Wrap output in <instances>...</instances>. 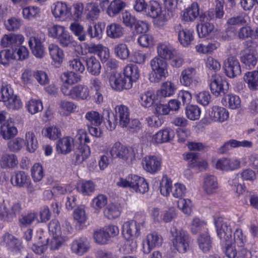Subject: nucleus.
I'll return each mask as SVG.
<instances>
[{
	"instance_id": "obj_63",
	"label": "nucleus",
	"mask_w": 258,
	"mask_h": 258,
	"mask_svg": "<svg viewBox=\"0 0 258 258\" xmlns=\"http://www.w3.org/2000/svg\"><path fill=\"white\" fill-rule=\"evenodd\" d=\"M13 94V90L10 85H3L0 91V101L6 102Z\"/></svg>"
},
{
	"instance_id": "obj_14",
	"label": "nucleus",
	"mask_w": 258,
	"mask_h": 258,
	"mask_svg": "<svg viewBox=\"0 0 258 258\" xmlns=\"http://www.w3.org/2000/svg\"><path fill=\"white\" fill-rule=\"evenodd\" d=\"M1 243L12 250L13 253L21 255L23 247L20 241L12 234L7 233L2 237Z\"/></svg>"
},
{
	"instance_id": "obj_12",
	"label": "nucleus",
	"mask_w": 258,
	"mask_h": 258,
	"mask_svg": "<svg viewBox=\"0 0 258 258\" xmlns=\"http://www.w3.org/2000/svg\"><path fill=\"white\" fill-rule=\"evenodd\" d=\"M24 41L22 34L10 33L4 35L1 39V44L4 47H10L13 50L20 46Z\"/></svg>"
},
{
	"instance_id": "obj_1",
	"label": "nucleus",
	"mask_w": 258,
	"mask_h": 258,
	"mask_svg": "<svg viewBox=\"0 0 258 258\" xmlns=\"http://www.w3.org/2000/svg\"><path fill=\"white\" fill-rule=\"evenodd\" d=\"M115 109V116L107 109L104 110L103 113L107 120L108 127L111 131L115 129L117 123L121 127H126L130 121V112L127 106L121 105L117 106Z\"/></svg>"
},
{
	"instance_id": "obj_34",
	"label": "nucleus",
	"mask_w": 258,
	"mask_h": 258,
	"mask_svg": "<svg viewBox=\"0 0 258 258\" xmlns=\"http://www.w3.org/2000/svg\"><path fill=\"white\" fill-rule=\"evenodd\" d=\"M17 128L13 123L5 122L1 126L0 135L5 140H10L17 134Z\"/></svg>"
},
{
	"instance_id": "obj_22",
	"label": "nucleus",
	"mask_w": 258,
	"mask_h": 258,
	"mask_svg": "<svg viewBox=\"0 0 258 258\" xmlns=\"http://www.w3.org/2000/svg\"><path fill=\"white\" fill-rule=\"evenodd\" d=\"M89 247V242L88 239L85 237H81L74 240L71 244L72 251L79 255H82L86 253Z\"/></svg>"
},
{
	"instance_id": "obj_49",
	"label": "nucleus",
	"mask_w": 258,
	"mask_h": 258,
	"mask_svg": "<svg viewBox=\"0 0 258 258\" xmlns=\"http://www.w3.org/2000/svg\"><path fill=\"white\" fill-rule=\"evenodd\" d=\"M70 29L78 37V39L83 41L86 40V33L84 30L83 26L78 22H74L70 24Z\"/></svg>"
},
{
	"instance_id": "obj_13",
	"label": "nucleus",
	"mask_w": 258,
	"mask_h": 258,
	"mask_svg": "<svg viewBox=\"0 0 258 258\" xmlns=\"http://www.w3.org/2000/svg\"><path fill=\"white\" fill-rule=\"evenodd\" d=\"M197 75V71L196 68L191 67H186L181 72L180 82L183 86L190 87L193 84L198 82Z\"/></svg>"
},
{
	"instance_id": "obj_58",
	"label": "nucleus",
	"mask_w": 258,
	"mask_h": 258,
	"mask_svg": "<svg viewBox=\"0 0 258 258\" xmlns=\"http://www.w3.org/2000/svg\"><path fill=\"white\" fill-rule=\"evenodd\" d=\"M38 237L39 241L33 243L31 248L35 253L37 254H41L46 249V244L48 243V239L44 238L43 240H41V239L43 238L42 236L40 235Z\"/></svg>"
},
{
	"instance_id": "obj_21",
	"label": "nucleus",
	"mask_w": 258,
	"mask_h": 258,
	"mask_svg": "<svg viewBox=\"0 0 258 258\" xmlns=\"http://www.w3.org/2000/svg\"><path fill=\"white\" fill-rule=\"evenodd\" d=\"M209 115L212 121L222 122L228 118L229 113L224 107L215 106L209 111Z\"/></svg>"
},
{
	"instance_id": "obj_8",
	"label": "nucleus",
	"mask_w": 258,
	"mask_h": 258,
	"mask_svg": "<svg viewBox=\"0 0 258 258\" xmlns=\"http://www.w3.org/2000/svg\"><path fill=\"white\" fill-rule=\"evenodd\" d=\"M210 87L212 93L215 96H218L221 93L225 94L228 88V83L219 74H215L210 79Z\"/></svg>"
},
{
	"instance_id": "obj_43",
	"label": "nucleus",
	"mask_w": 258,
	"mask_h": 258,
	"mask_svg": "<svg viewBox=\"0 0 258 258\" xmlns=\"http://www.w3.org/2000/svg\"><path fill=\"white\" fill-rule=\"evenodd\" d=\"M103 33V28L102 23H93V26L88 25L86 33L90 36L91 38H95L99 39L102 37Z\"/></svg>"
},
{
	"instance_id": "obj_37",
	"label": "nucleus",
	"mask_w": 258,
	"mask_h": 258,
	"mask_svg": "<svg viewBox=\"0 0 258 258\" xmlns=\"http://www.w3.org/2000/svg\"><path fill=\"white\" fill-rule=\"evenodd\" d=\"M200 16L199 7L197 3H192L190 7L183 12L182 19L185 21H192L198 16Z\"/></svg>"
},
{
	"instance_id": "obj_19",
	"label": "nucleus",
	"mask_w": 258,
	"mask_h": 258,
	"mask_svg": "<svg viewBox=\"0 0 258 258\" xmlns=\"http://www.w3.org/2000/svg\"><path fill=\"white\" fill-rule=\"evenodd\" d=\"M29 46L32 53L37 58H42L45 54V48L42 44L41 38L37 36L31 37L28 41Z\"/></svg>"
},
{
	"instance_id": "obj_29",
	"label": "nucleus",
	"mask_w": 258,
	"mask_h": 258,
	"mask_svg": "<svg viewBox=\"0 0 258 258\" xmlns=\"http://www.w3.org/2000/svg\"><path fill=\"white\" fill-rule=\"evenodd\" d=\"M157 53L160 58L164 59H170L175 55V49L169 44L159 43L157 47Z\"/></svg>"
},
{
	"instance_id": "obj_39",
	"label": "nucleus",
	"mask_w": 258,
	"mask_h": 258,
	"mask_svg": "<svg viewBox=\"0 0 258 258\" xmlns=\"http://www.w3.org/2000/svg\"><path fill=\"white\" fill-rule=\"evenodd\" d=\"M200 248L204 252L209 251L212 247L211 237L208 232L201 234L197 239Z\"/></svg>"
},
{
	"instance_id": "obj_52",
	"label": "nucleus",
	"mask_w": 258,
	"mask_h": 258,
	"mask_svg": "<svg viewBox=\"0 0 258 258\" xmlns=\"http://www.w3.org/2000/svg\"><path fill=\"white\" fill-rule=\"evenodd\" d=\"M154 100V94L151 91H147L141 94L140 97V102L142 106L149 107L151 106Z\"/></svg>"
},
{
	"instance_id": "obj_27",
	"label": "nucleus",
	"mask_w": 258,
	"mask_h": 258,
	"mask_svg": "<svg viewBox=\"0 0 258 258\" xmlns=\"http://www.w3.org/2000/svg\"><path fill=\"white\" fill-rule=\"evenodd\" d=\"M122 229V234L127 239L132 237H138L140 234L136 222L133 220L125 222Z\"/></svg>"
},
{
	"instance_id": "obj_4",
	"label": "nucleus",
	"mask_w": 258,
	"mask_h": 258,
	"mask_svg": "<svg viewBox=\"0 0 258 258\" xmlns=\"http://www.w3.org/2000/svg\"><path fill=\"white\" fill-rule=\"evenodd\" d=\"M150 64L154 72L153 79H152V78H150L152 82L157 83L167 77V63L165 60L155 57L151 60Z\"/></svg>"
},
{
	"instance_id": "obj_9",
	"label": "nucleus",
	"mask_w": 258,
	"mask_h": 258,
	"mask_svg": "<svg viewBox=\"0 0 258 258\" xmlns=\"http://www.w3.org/2000/svg\"><path fill=\"white\" fill-rule=\"evenodd\" d=\"M224 69L226 75L234 78L241 74V67L237 58L230 56L224 61Z\"/></svg>"
},
{
	"instance_id": "obj_30",
	"label": "nucleus",
	"mask_w": 258,
	"mask_h": 258,
	"mask_svg": "<svg viewBox=\"0 0 258 258\" xmlns=\"http://www.w3.org/2000/svg\"><path fill=\"white\" fill-rule=\"evenodd\" d=\"M74 140L70 137H65L60 139L56 146L57 151L59 153L67 154L71 152L73 148Z\"/></svg>"
},
{
	"instance_id": "obj_16",
	"label": "nucleus",
	"mask_w": 258,
	"mask_h": 258,
	"mask_svg": "<svg viewBox=\"0 0 258 258\" xmlns=\"http://www.w3.org/2000/svg\"><path fill=\"white\" fill-rule=\"evenodd\" d=\"M200 21L202 22L201 25H197L198 35L200 37L203 38L211 34L214 30V25L211 23L206 22L209 18L206 14H202L199 17Z\"/></svg>"
},
{
	"instance_id": "obj_26",
	"label": "nucleus",
	"mask_w": 258,
	"mask_h": 258,
	"mask_svg": "<svg viewBox=\"0 0 258 258\" xmlns=\"http://www.w3.org/2000/svg\"><path fill=\"white\" fill-rule=\"evenodd\" d=\"M131 188L136 192L144 194L148 191V184L145 179L136 175H131Z\"/></svg>"
},
{
	"instance_id": "obj_5",
	"label": "nucleus",
	"mask_w": 258,
	"mask_h": 258,
	"mask_svg": "<svg viewBox=\"0 0 258 258\" xmlns=\"http://www.w3.org/2000/svg\"><path fill=\"white\" fill-rule=\"evenodd\" d=\"M215 225L218 236L221 240L228 241L232 237L233 223L222 217L215 220Z\"/></svg>"
},
{
	"instance_id": "obj_10",
	"label": "nucleus",
	"mask_w": 258,
	"mask_h": 258,
	"mask_svg": "<svg viewBox=\"0 0 258 258\" xmlns=\"http://www.w3.org/2000/svg\"><path fill=\"white\" fill-rule=\"evenodd\" d=\"M142 163L144 169L147 172L155 174L161 168L162 159L155 155H149L143 159Z\"/></svg>"
},
{
	"instance_id": "obj_17",
	"label": "nucleus",
	"mask_w": 258,
	"mask_h": 258,
	"mask_svg": "<svg viewBox=\"0 0 258 258\" xmlns=\"http://www.w3.org/2000/svg\"><path fill=\"white\" fill-rule=\"evenodd\" d=\"M252 143L247 140L242 141H237L235 140H230L226 142L218 149V153L221 154H224L227 153L232 148L242 147H251Z\"/></svg>"
},
{
	"instance_id": "obj_40",
	"label": "nucleus",
	"mask_w": 258,
	"mask_h": 258,
	"mask_svg": "<svg viewBox=\"0 0 258 258\" xmlns=\"http://www.w3.org/2000/svg\"><path fill=\"white\" fill-rule=\"evenodd\" d=\"M223 104L228 106L232 109L238 108L240 106L241 100L239 96L234 94H227L222 100Z\"/></svg>"
},
{
	"instance_id": "obj_48",
	"label": "nucleus",
	"mask_w": 258,
	"mask_h": 258,
	"mask_svg": "<svg viewBox=\"0 0 258 258\" xmlns=\"http://www.w3.org/2000/svg\"><path fill=\"white\" fill-rule=\"evenodd\" d=\"M60 79L62 83L73 85L81 81V76L74 72H67L61 75Z\"/></svg>"
},
{
	"instance_id": "obj_35",
	"label": "nucleus",
	"mask_w": 258,
	"mask_h": 258,
	"mask_svg": "<svg viewBox=\"0 0 258 258\" xmlns=\"http://www.w3.org/2000/svg\"><path fill=\"white\" fill-rule=\"evenodd\" d=\"M106 34L111 39H117L123 36L124 29L119 24L112 23L106 27Z\"/></svg>"
},
{
	"instance_id": "obj_15",
	"label": "nucleus",
	"mask_w": 258,
	"mask_h": 258,
	"mask_svg": "<svg viewBox=\"0 0 258 258\" xmlns=\"http://www.w3.org/2000/svg\"><path fill=\"white\" fill-rule=\"evenodd\" d=\"M174 29L178 33V41L183 46H188L194 40L192 31L182 28L180 24L176 25Z\"/></svg>"
},
{
	"instance_id": "obj_18",
	"label": "nucleus",
	"mask_w": 258,
	"mask_h": 258,
	"mask_svg": "<svg viewBox=\"0 0 258 258\" xmlns=\"http://www.w3.org/2000/svg\"><path fill=\"white\" fill-rule=\"evenodd\" d=\"M148 13L152 18H158L159 21L164 22L167 20L161 5L157 2L151 1L148 4Z\"/></svg>"
},
{
	"instance_id": "obj_28",
	"label": "nucleus",
	"mask_w": 258,
	"mask_h": 258,
	"mask_svg": "<svg viewBox=\"0 0 258 258\" xmlns=\"http://www.w3.org/2000/svg\"><path fill=\"white\" fill-rule=\"evenodd\" d=\"M18 164L16 155L13 154H5L0 158V166L5 169H14Z\"/></svg>"
},
{
	"instance_id": "obj_47",
	"label": "nucleus",
	"mask_w": 258,
	"mask_h": 258,
	"mask_svg": "<svg viewBox=\"0 0 258 258\" xmlns=\"http://www.w3.org/2000/svg\"><path fill=\"white\" fill-rule=\"evenodd\" d=\"M25 144L29 152H34L38 148V141L33 132H28L25 135Z\"/></svg>"
},
{
	"instance_id": "obj_32",
	"label": "nucleus",
	"mask_w": 258,
	"mask_h": 258,
	"mask_svg": "<svg viewBox=\"0 0 258 258\" xmlns=\"http://www.w3.org/2000/svg\"><path fill=\"white\" fill-rule=\"evenodd\" d=\"M123 76L125 77L127 81H130L132 85L140 77L139 70L138 66L134 64H127L123 70Z\"/></svg>"
},
{
	"instance_id": "obj_51",
	"label": "nucleus",
	"mask_w": 258,
	"mask_h": 258,
	"mask_svg": "<svg viewBox=\"0 0 258 258\" xmlns=\"http://www.w3.org/2000/svg\"><path fill=\"white\" fill-rule=\"evenodd\" d=\"M175 88L174 85L171 82L164 83L161 86L158 95L163 97H169L175 93Z\"/></svg>"
},
{
	"instance_id": "obj_38",
	"label": "nucleus",
	"mask_w": 258,
	"mask_h": 258,
	"mask_svg": "<svg viewBox=\"0 0 258 258\" xmlns=\"http://www.w3.org/2000/svg\"><path fill=\"white\" fill-rule=\"evenodd\" d=\"M89 147L86 144L79 145L76 152L75 163L79 164L85 161L90 155Z\"/></svg>"
},
{
	"instance_id": "obj_25",
	"label": "nucleus",
	"mask_w": 258,
	"mask_h": 258,
	"mask_svg": "<svg viewBox=\"0 0 258 258\" xmlns=\"http://www.w3.org/2000/svg\"><path fill=\"white\" fill-rule=\"evenodd\" d=\"M12 184L17 188H24L30 182L29 176L24 171L15 172L11 178Z\"/></svg>"
},
{
	"instance_id": "obj_46",
	"label": "nucleus",
	"mask_w": 258,
	"mask_h": 258,
	"mask_svg": "<svg viewBox=\"0 0 258 258\" xmlns=\"http://www.w3.org/2000/svg\"><path fill=\"white\" fill-rule=\"evenodd\" d=\"M121 209L119 205L110 204L104 209V214L109 219H114L117 218L120 214Z\"/></svg>"
},
{
	"instance_id": "obj_54",
	"label": "nucleus",
	"mask_w": 258,
	"mask_h": 258,
	"mask_svg": "<svg viewBox=\"0 0 258 258\" xmlns=\"http://www.w3.org/2000/svg\"><path fill=\"white\" fill-rule=\"evenodd\" d=\"M201 113V109L197 105H190L186 107V115L190 120H196L199 119Z\"/></svg>"
},
{
	"instance_id": "obj_62",
	"label": "nucleus",
	"mask_w": 258,
	"mask_h": 258,
	"mask_svg": "<svg viewBox=\"0 0 258 258\" xmlns=\"http://www.w3.org/2000/svg\"><path fill=\"white\" fill-rule=\"evenodd\" d=\"M177 206L179 209L185 214L189 215L192 212V204L189 199H180L177 203Z\"/></svg>"
},
{
	"instance_id": "obj_55",
	"label": "nucleus",
	"mask_w": 258,
	"mask_h": 258,
	"mask_svg": "<svg viewBox=\"0 0 258 258\" xmlns=\"http://www.w3.org/2000/svg\"><path fill=\"white\" fill-rule=\"evenodd\" d=\"M12 50L15 55L14 59L23 60L28 57L29 51L25 46L22 44Z\"/></svg>"
},
{
	"instance_id": "obj_50",
	"label": "nucleus",
	"mask_w": 258,
	"mask_h": 258,
	"mask_svg": "<svg viewBox=\"0 0 258 258\" xmlns=\"http://www.w3.org/2000/svg\"><path fill=\"white\" fill-rule=\"evenodd\" d=\"M107 233L104 228L95 231L93 234L95 241L100 245L107 244L110 239Z\"/></svg>"
},
{
	"instance_id": "obj_64",
	"label": "nucleus",
	"mask_w": 258,
	"mask_h": 258,
	"mask_svg": "<svg viewBox=\"0 0 258 258\" xmlns=\"http://www.w3.org/2000/svg\"><path fill=\"white\" fill-rule=\"evenodd\" d=\"M73 217L74 220L80 225L85 223L87 219L85 211L81 207H79L74 210Z\"/></svg>"
},
{
	"instance_id": "obj_2",
	"label": "nucleus",
	"mask_w": 258,
	"mask_h": 258,
	"mask_svg": "<svg viewBox=\"0 0 258 258\" xmlns=\"http://www.w3.org/2000/svg\"><path fill=\"white\" fill-rule=\"evenodd\" d=\"M171 233L172 236L171 241L174 248L179 253L186 252L189 249L188 234L186 231L182 229H178L174 226L171 228Z\"/></svg>"
},
{
	"instance_id": "obj_42",
	"label": "nucleus",
	"mask_w": 258,
	"mask_h": 258,
	"mask_svg": "<svg viewBox=\"0 0 258 258\" xmlns=\"http://www.w3.org/2000/svg\"><path fill=\"white\" fill-rule=\"evenodd\" d=\"M85 117L87 121V125L98 126L101 124L103 117L99 112L92 110L87 112Z\"/></svg>"
},
{
	"instance_id": "obj_11",
	"label": "nucleus",
	"mask_w": 258,
	"mask_h": 258,
	"mask_svg": "<svg viewBox=\"0 0 258 258\" xmlns=\"http://www.w3.org/2000/svg\"><path fill=\"white\" fill-rule=\"evenodd\" d=\"M109 3V0H100V5L102 8L108 5L106 13L111 17L117 15L126 7V3L122 0H113Z\"/></svg>"
},
{
	"instance_id": "obj_41",
	"label": "nucleus",
	"mask_w": 258,
	"mask_h": 258,
	"mask_svg": "<svg viewBox=\"0 0 258 258\" xmlns=\"http://www.w3.org/2000/svg\"><path fill=\"white\" fill-rule=\"evenodd\" d=\"M52 14L55 18H65L70 14V9L66 4L57 2L52 10Z\"/></svg>"
},
{
	"instance_id": "obj_57",
	"label": "nucleus",
	"mask_w": 258,
	"mask_h": 258,
	"mask_svg": "<svg viewBox=\"0 0 258 258\" xmlns=\"http://www.w3.org/2000/svg\"><path fill=\"white\" fill-rule=\"evenodd\" d=\"M44 136L49 139L55 140L58 138L61 135L60 130L55 126H51L43 130Z\"/></svg>"
},
{
	"instance_id": "obj_36",
	"label": "nucleus",
	"mask_w": 258,
	"mask_h": 258,
	"mask_svg": "<svg viewBox=\"0 0 258 258\" xmlns=\"http://www.w3.org/2000/svg\"><path fill=\"white\" fill-rule=\"evenodd\" d=\"M87 70L89 73L97 76L100 73L101 64L99 60L94 56L88 57L86 60Z\"/></svg>"
},
{
	"instance_id": "obj_59",
	"label": "nucleus",
	"mask_w": 258,
	"mask_h": 258,
	"mask_svg": "<svg viewBox=\"0 0 258 258\" xmlns=\"http://www.w3.org/2000/svg\"><path fill=\"white\" fill-rule=\"evenodd\" d=\"M107 203V198L104 195H98L92 202V206L96 210H100Z\"/></svg>"
},
{
	"instance_id": "obj_44",
	"label": "nucleus",
	"mask_w": 258,
	"mask_h": 258,
	"mask_svg": "<svg viewBox=\"0 0 258 258\" xmlns=\"http://www.w3.org/2000/svg\"><path fill=\"white\" fill-rule=\"evenodd\" d=\"M241 60L247 69L251 70L257 63V56L253 51L250 50L241 57Z\"/></svg>"
},
{
	"instance_id": "obj_60",
	"label": "nucleus",
	"mask_w": 258,
	"mask_h": 258,
	"mask_svg": "<svg viewBox=\"0 0 258 258\" xmlns=\"http://www.w3.org/2000/svg\"><path fill=\"white\" fill-rule=\"evenodd\" d=\"M114 52L116 56L121 59H126L130 54L127 46L124 43H120L115 46Z\"/></svg>"
},
{
	"instance_id": "obj_45",
	"label": "nucleus",
	"mask_w": 258,
	"mask_h": 258,
	"mask_svg": "<svg viewBox=\"0 0 258 258\" xmlns=\"http://www.w3.org/2000/svg\"><path fill=\"white\" fill-rule=\"evenodd\" d=\"M48 50L51 57L55 62H62L64 57L63 52L57 45L50 44L48 46Z\"/></svg>"
},
{
	"instance_id": "obj_33",
	"label": "nucleus",
	"mask_w": 258,
	"mask_h": 258,
	"mask_svg": "<svg viewBox=\"0 0 258 258\" xmlns=\"http://www.w3.org/2000/svg\"><path fill=\"white\" fill-rule=\"evenodd\" d=\"M84 12L86 15V18L92 21L97 20L100 14L98 5L94 2L87 4L84 9Z\"/></svg>"
},
{
	"instance_id": "obj_56",
	"label": "nucleus",
	"mask_w": 258,
	"mask_h": 258,
	"mask_svg": "<svg viewBox=\"0 0 258 258\" xmlns=\"http://www.w3.org/2000/svg\"><path fill=\"white\" fill-rule=\"evenodd\" d=\"M28 111L32 114L41 111L43 109L41 101L39 100L32 99L26 104Z\"/></svg>"
},
{
	"instance_id": "obj_61",
	"label": "nucleus",
	"mask_w": 258,
	"mask_h": 258,
	"mask_svg": "<svg viewBox=\"0 0 258 258\" xmlns=\"http://www.w3.org/2000/svg\"><path fill=\"white\" fill-rule=\"evenodd\" d=\"M172 181L167 177H163L160 182V192L164 196H168L172 191Z\"/></svg>"
},
{
	"instance_id": "obj_7",
	"label": "nucleus",
	"mask_w": 258,
	"mask_h": 258,
	"mask_svg": "<svg viewBox=\"0 0 258 258\" xmlns=\"http://www.w3.org/2000/svg\"><path fill=\"white\" fill-rule=\"evenodd\" d=\"M109 153L113 158H119L124 161L131 159L133 155V150L122 145L119 142L115 143L111 148Z\"/></svg>"
},
{
	"instance_id": "obj_6",
	"label": "nucleus",
	"mask_w": 258,
	"mask_h": 258,
	"mask_svg": "<svg viewBox=\"0 0 258 258\" xmlns=\"http://www.w3.org/2000/svg\"><path fill=\"white\" fill-rule=\"evenodd\" d=\"M109 83L111 88L116 91L129 89L132 87L130 81H127L124 76L117 73H112L110 75Z\"/></svg>"
},
{
	"instance_id": "obj_3",
	"label": "nucleus",
	"mask_w": 258,
	"mask_h": 258,
	"mask_svg": "<svg viewBox=\"0 0 258 258\" xmlns=\"http://www.w3.org/2000/svg\"><path fill=\"white\" fill-rule=\"evenodd\" d=\"M22 210L21 203L19 202L0 203V220L3 222H12L18 216L20 215Z\"/></svg>"
},
{
	"instance_id": "obj_31",
	"label": "nucleus",
	"mask_w": 258,
	"mask_h": 258,
	"mask_svg": "<svg viewBox=\"0 0 258 258\" xmlns=\"http://www.w3.org/2000/svg\"><path fill=\"white\" fill-rule=\"evenodd\" d=\"M203 188L204 191L208 195L216 192L218 188L216 177L211 175L206 176L204 178Z\"/></svg>"
},
{
	"instance_id": "obj_53",
	"label": "nucleus",
	"mask_w": 258,
	"mask_h": 258,
	"mask_svg": "<svg viewBox=\"0 0 258 258\" xmlns=\"http://www.w3.org/2000/svg\"><path fill=\"white\" fill-rule=\"evenodd\" d=\"M147 241L148 249H150L154 247L159 246L162 242L161 236L159 235L156 232H153L149 234L147 236Z\"/></svg>"
},
{
	"instance_id": "obj_23",
	"label": "nucleus",
	"mask_w": 258,
	"mask_h": 258,
	"mask_svg": "<svg viewBox=\"0 0 258 258\" xmlns=\"http://www.w3.org/2000/svg\"><path fill=\"white\" fill-rule=\"evenodd\" d=\"M174 136V132L170 128L166 127L160 130L153 136L152 142L153 143L162 144L168 142L173 139Z\"/></svg>"
},
{
	"instance_id": "obj_20",
	"label": "nucleus",
	"mask_w": 258,
	"mask_h": 258,
	"mask_svg": "<svg viewBox=\"0 0 258 258\" xmlns=\"http://www.w3.org/2000/svg\"><path fill=\"white\" fill-rule=\"evenodd\" d=\"M216 168L222 170L231 171L240 167V161L235 158H223L217 161Z\"/></svg>"
},
{
	"instance_id": "obj_24",
	"label": "nucleus",
	"mask_w": 258,
	"mask_h": 258,
	"mask_svg": "<svg viewBox=\"0 0 258 258\" xmlns=\"http://www.w3.org/2000/svg\"><path fill=\"white\" fill-rule=\"evenodd\" d=\"M72 95L71 98L79 101L87 100L90 96V91L88 87L84 85L78 84L72 87Z\"/></svg>"
}]
</instances>
